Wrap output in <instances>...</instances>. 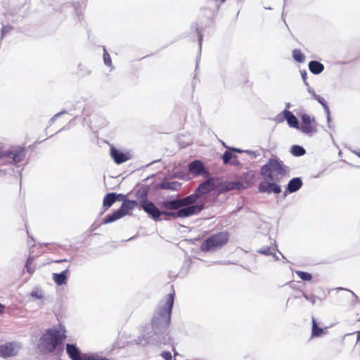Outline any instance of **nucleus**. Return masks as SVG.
<instances>
[{"label": "nucleus", "instance_id": "32", "mask_svg": "<svg viewBox=\"0 0 360 360\" xmlns=\"http://www.w3.org/2000/svg\"><path fill=\"white\" fill-rule=\"evenodd\" d=\"M103 60H104L105 63L107 65H111L112 61H111L110 54L108 53H107L105 51H104V54H103Z\"/></svg>", "mask_w": 360, "mask_h": 360}, {"label": "nucleus", "instance_id": "12", "mask_svg": "<svg viewBox=\"0 0 360 360\" xmlns=\"http://www.w3.org/2000/svg\"><path fill=\"white\" fill-rule=\"evenodd\" d=\"M204 206L202 204L201 205H195L191 206H186V207L179 210V217L185 218L194 214H198L202 209Z\"/></svg>", "mask_w": 360, "mask_h": 360}, {"label": "nucleus", "instance_id": "5", "mask_svg": "<svg viewBox=\"0 0 360 360\" xmlns=\"http://www.w3.org/2000/svg\"><path fill=\"white\" fill-rule=\"evenodd\" d=\"M66 352L72 360H110L107 358L98 357L94 355L82 354L78 347L73 344L66 345Z\"/></svg>", "mask_w": 360, "mask_h": 360}, {"label": "nucleus", "instance_id": "8", "mask_svg": "<svg viewBox=\"0 0 360 360\" xmlns=\"http://www.w3.org/2000/svg\"><path fill=\"white\" fill-rule=\"evenodd\" d=\"M217 179L209 177L206 181L200 184L195 190L199 196L207 194L216 188L215 181Z\"/></svg>", "mask_w": 360, "mask_h": 360}, {"label": "nucleus", "instance_id": "18", "mask_svg": "<svg viewBox=\"0 0 360 360\" xmlns=\"http://www.w3.org/2000/svg\"><path fill=\"white\" fill-rule=\"evenodd\" d=\"M283 114L290 127L297 129L299 128V123L297 117L290 110H284L283 111Z\"/></svg>", "mask_w": 360, "mask_h": 360}, {"label": "nucleus", "instance_id": "4", "mask_svg": "<svg viewBox=\"0 0 360 360\" xmlns=\"http://www.w3.org/2000/svg\"><path fill=\"white\" fill-rule=\"evenodd\" d=\"M229 238L230 234L226 231L212 234L200 245V250L209 252L221 248L228 243Z\"/></svg>", "mask_w": 360, "mask_h": 360}, {"label": "nucleus", "instance_id": "13", "mask_svg": "<svg viewBox=\"0 0 360 360\" xmlns=\"http://www.w3.org/2000/svg\"><path fill=\"white\" fill-rule=\"evenodd\" d=\"M5 156L9 159H12L13 162L18 163L22 162L25 157V151L22 148H15L5 153Z\"/></svg>", "mask_w": 360, "mask_h": 360}, {"label": "nucleus", "instance_id": "39", "mask_svg": "<svg viewBox=\"0 0 360 360\" xmlns=\"http://www.w3.org/2000/svg\"><path fill=\"white\" fill-rule=\"evenodd\" d=\"M68 262L67 259H59V260H55L54 262L60 263V262Z\"/></svg>", "mask_w": 360, "mask_h": 360}, {"label": "nucleus", "instance_id": "19", "mask_svg": "<svg viewBox=\"0 0 360 360\" xmlns=\"http://www.w3.org/2000/svg\"><path fill=\"white\" fill-rule=\"evenodd\" d=\"M162 206L166 210H175L182 207L181 200H165L162 202Z\"/></svg>", "mask_w": 360, "mask_h": 360}, {"label": "nucleus", "instance_id": "30", "mask_svg": "<svg viewBox=\"0 0 360 360\" xmlns=\"http://www.w3.org/2000/svg\"><path fill=\"white\" fill-rule=\"evenodd\" d=\"M295 273L303 281H310L312 279V275L308 272L297 270Z\"/></svg>", "mask_w": 360, "mask_h": 360}, {"label": "nucleus", "instance_id": "26", "mask_svg": "<svg viewBox=\"0 0 360 360\" xmlns=\"http://www.w3.org/2000/svg\"><path fill=\"white\" fill-rule=\"evenodd\" d=\"M181 184L177 181L162 182L160 185L161 189L178 191Z\"/></svg>", "mask_w": 360, "mask_h": 360}, {"label": "nucleus", "instance_id": "28", "mask_svg": "<svg viewBox=\"0 0 360 360\" xmlns=\"http://www.w3.org/2000/svg\"><path fill=\"white\" fill-rule=\"evenodd\" d=\"M292 57L298 63H303L305 58L304 55L300 49L292 51Z\"/></svg>", "mask_w": 360, "mask_h": 360}, {"label": "nucleus", "instance_id": "36", "mask_svg": "<svg viewBox=\"0 0 360 360\" xmlns=\"http://www.w3.org/2000/svg\"><path fill=\"white\" fill-rule=\"evenodd\" d=\"M316 297L314 295H310V299H309V301H310L312 304H314L316 302Z\"/></svg>", "mask_w": 360, "mask_h": 360}, {"label": "nucleus", "instance_id": "40", "mask_svg": "<svg viewBox=\"0 0 360 360\" xmlns=\"http://www.w3.org/2000/svg\"><path fill=\"white\" fill-rule=\"evenodd\" d=\"M303 297L307 300H309L310 299V295H307L306 293L303 294Z\"/></svg>", "mask_w": 360, "mask_h": 360}, {"label": "nucleus", "instance_id": "44", "mask_svg": "<svg viewBox=\"0 0 360 360\" xmlns=\"http://www.w3.org/2000/svg\"><path fill=\"white\" fill-rule=\"evenodd\" d=\"M261 252L264 253V254H268V251H261Z\"/></svg>", "mask_w": 360, "mask_h": 360}, {"label": "nucleus", "instance_id": "41", "mask_svg": "<svg viewBox=\"0 0 360 360\" xmlns=\"http://www.w3.org/2000/svg\"><path fill=\"white\" fill-rule=\"evenodd\" d=\"M356 156H358L360 158V152H356Z\"/></svg>", "mask_w": 360, "mask_h": 360}, {"label": "nucleus", "instance_id": "33", "mask_svg": "<svg viewBox=\"0 0 360 360\" xmlns=\"http://www.w3.org/2000/svg\"><path fill=\"white\" fill-rule=\"evenodd\" d=\"M12 30V27L9 25H4L1 28V35L4 37L6 33Z\"/></svg>", "mask_w": 360, "mask_h": 360}, {"label": "nucleus", "instance_id": "37", "mask_svg": "<svg viewBox=\"0 0 360 360\" xmlns=\"http://www.w3.org/2000/svg\"><path fill=\"white\" fill-rule=\"evenodd\" d=\"M5 310V306L0 303V314H3Z\"/></svg>", "mask_w": 360, "mask_h": 360}, {"label": "nucleus", "instance_id": "1", "mask_svg": "<svg viewBox=\"0 0 360 360\" xmlns=\"http://www.w3.org/2000/svg\"><path fill=\"white\" fill-rule=\"evenodd\" d=\"M67 338L65 327L51 328L45 331L39 339V347L44 354L56 352L60 354L64 350V341Z\"/></svg>", "mask_w": 360, "mask_h": 360}, {"label": "nucleus", "instance_id": "7", "mask_svg": "<svg viewBox=\"0 0 360 360\" xmlns=\"http://www.w3.org/2000/svg\"><path fill=\"white\" fill-rule=\"evenodd\" d=\"M188 171L194 176H210V172L205 169L202 162L198 160H193L188 165Z\"/></svg>", "mask_w": 360, "mask_h": 360}, {"label": "nucleus", "instance_id": "38", "mask_svg": "<svg viewBox=\"0 0 360 360\" xmlns=\"http://www.w3.org/2000/svg\"><path fill=\"white\" fill-rule=\"evenodd\" d=\"M231 165H240V162L238 161H236V160H233L231 162Z\"/></svg>", "mask_w": 360, "mask_h": 360}, {"label": "nucleus", "instance_id": "27", "mask_svg": "<svg viewBox=\"0 0 360 360\" xmlns=\"http://www.w3.org/2000/svg\"><path fill=\"white\" fill-rule=\"evenodd\" d=\"M324 329L319 327L317 325V323L314 318H312V330H311V337H320L321 335L324 333Z\"/></svg>", "mask_w": 360, "mask_h": 360}, {"label": "nucleus", "instance_id": "17", "mask_svg": "<svg viewBox=\"0 0 360 360\" xmlns=\"http://www.w3.org/2000/svg\"><path fill=\"white\" fill-rule=\"evenodd\" d=\"M121 197L122 198H124V196L120 194L118 195L115 193H108L103 198V205L105 210L108 209L116 201V200Z\"/></svg>", "mask_w": 360, "mask_h": 360}, {"label": "nucleus", "instance_id": "22", "mask_svg": "<svg viewBox=\"0 0 360 360\" xmlns=\"http://www.w3.org/2000/svg\"><path fill=\"white\" fill-rule=\"evenodd\" d=\"M200 198V196L198 195V193L194 191V193L191 195H189L185 198H181V202L182 207L186 206H191L193 205V204L196 202L198 199Z\"/></svg>", "mask_w": 360, "mask_h": 360}, {"label": "nucleus", "instance_id": "6", "mask_svg": "<svg viewBox=\"0 0 360 360\" xmlns=\"http://www.w3.org/2000/svg\"><path fill=\"white\" fill-rule=\"evenodd\" d=\"M302 132L305 134H311L316 131V122L314 117L310 115L304 114L301 117V124L299 128Z\"/></svg>", "mask_w": 360, "mask_h": 360}, {"label": "nucleus", "instance_id": "14", "mask_svg": "<svg viewBox=\"0 0 360 360\" xmlns=\"http://www.w3.org/2000/svg\"><path fill=\"white\" fill-rule=\"evenodd\" d=\"M220 191L222 193L228 192L232 190H242L246 188L248 186H245L243 183L238 181H226L220 185Z\"/></svg>", "mask_w": 360, "mask_h": 360}, {"label": "nucleus", "instance_id": "9", "mask_svg": "<svg viewBox=\"0 0 360 360\" xmlns=\"http://www.w3.org/2000/svg\"><path fill=\"white\" fill-rule=\"evenodd\" d=\"M141 206L146 213L155 219H158L162 215V212L155 204L146 199L141 201Z\"/></svg>", "mask_w": 360, "mask_h": 360}, {"label": "nucleus", "instance_id": "29", "mask_svg": "<svg viewBox=\"0 0 360 360\" xmlns=\"http://www.w3.org/2000/svg\"><path fill=\"white\" fill-rule=\"evenodd\" d=\"M291 153L295 156H302L305 154L304 148L300 146H293L291 148Z\"/></svg>", "mask_w": 360, "mask_h": 360}, {"label": "nucleus", "instance_id": "3", "mask_svg": "<svg viewBox=\"0 0 360 360\" xmlns=\"http://www.w3.org/2000/svg\"><path fill=\"white\" fill-rule=\"evenodd\" d=\"M264 181H280L286 174V170L278 159L270 158L260 169Z\"/></svg>", "mask_w": 360, "mask_h": 360}, {"label": "nucleus", "instance_id": "20", "mask_svg": "<svg viewBox=\"0 0 360 360\" xmlns=\"http://www.w3.org/2000/svg\"><path fill=\"white\" fill-rule=\"evenodd\" d=\"M302 186V181L300 178H293L291 179L287 187V191L289 193H294L298 191Z\"/></svg>", "mask_w": 360, "mask_h": 360}, {"label": "nucleus", "instance_id": "43", "mask_svg": "<svg viewBox=\"0 0 360 360\" xmlns=\"http://www.w3.org/2000/svg\"><path fill=\"white\" fill-rule=\"evenodd\" d=\"M27 271L30 274L32 273V271H31V269H29L27 266Z\"/></svg>", "mask_w": 360, "mask_h": 360}, {"label": "nucleus", "instance_id": "35", "mask_svg": "<svg viewBox=\"0 0 360 360\" xmlns=\"http://www.w3.org/2000/svg\"><path fill=\"white\" fill-rule=\"evenodd\" d=\"M316 99L318 101L319 103H321L322 105L326 106V101L323 97H321L320 96H316Z\"/></svg>", "mask_w": 360, "mask_h": 360}, {"label": "nucleus", "instance_id": "23", "mask_svg": "<svg viewBox=\"0 0 360 360\" xmlns=\"http://www.w3.org/2000/svg\"><path fill=\"white\" fill-rule=\"evenodd\" d=\"M68 269H69V266L60 274H53V279L57 285H61L63 284L66 283L67 274H68Z\"/></svg>", "mask_w": 360, "mask_h": 360}, {"label": "nucleus", "instance_id": "45", "mask_svg": "<svg viewBox=\"0 0 360 360\" xmlns=\"http://www.w3.org/2000/svg\"><path fill=\"white\" fill-rule=\"evenodd\" d=\"M224 1H225V0H221V2L222 3V2H224Z\"/></svg>", "mask_w": 360, "mask_h": 360}, {"label": "nucleus", "instance_id": "15", "mask_svg": "<svg viewBox=\"0 0 360 360\" xmlns=\"http://www.w3.org/2000/svg\"><path fill=\"white\" fill-rule=\"evenodd\" d=\"M224 146L229 148L228 150H226L224 153V155H222V160H223V162L224 165H227L230 162L231 160L232 159H234V158H236L237 156L236 155H234L232 151L233 152H236V153H243V150H240V149H238V148H229L228 146H226L224 143H223Z\"/></svg>", "mask_w": 360, "mask_h": 360}, {"label": "nucleus", "instance_id": "2", "mask_svg": "<svg viewBox=\"0 0 360 360\" xmlns=\"http://www.w3.org/2000/svg\"><path fill=\"white\" fill-rule=\"evenodd\" d=\"M174 292L167 295L164 306L158 309L153 318L152 326L156 330H161L169 327L174 304Z\"/></svg>", "mask_w": 360, "mask_h": 360}, {"label": "nucleus", "instance_id": "31", "mask_svg": "<svg viewBox=\"0 0 360 360\" xmlns=\"http://www.w3.org/2000/svg\"><path fill=\"white\" fill-rule=\"evenodd\" d=\"M179 214V210H178L177 212L163 211L162 212V214L165 215V216L169 217H171L172 219L180 218Z\"/></svg>", "mask_w": 360, "mask_h": 360}, {"label": "nucleus", "instance_id": "10", "mask_svg": "<svg viewBox=\"0 0 360 360\" xmlns=\"http://www.w3.org/2000/svg\"><path fill=\"white\" fill-rule=\"evenodd\" d=\"M278 182V181H262L259 184V191L262 193H274L276 194H278L281 193V188L280 186L276 184Z\"/></svg>", "mask_w": 360, "mask_h": 360}, {"label": "nucleus", "instance_id": "11", "mask_svg": "<svg viewBox=\"0 0 360 360\" xmlns=\"http://www.w3.org/2000/svg\"><path fill=\"white\" fill-rule=\"evenodd\" d=\"M110 156L117 165H120L131 158L129 153H123L116 149L114 146L110 147Z\"/></svg>", "mask_w": 360, "mask_h": 360}, {"label": "nucleus", "instance_id": "21", "mask_svg": "<svg viewBox=\"0 0 360 360\" xmlns=\"http://www.w3.org/2000/svg\"><path fill=\"white\" fill-rule=\"evenodd\" d=\"M139 205L138 202L135 200H123V202L120 207L122 210L125 213V214H129V212L134 209L136 207Z\"/></svg>", "mask_w": 360, "mask_h": 360}, {"label": "nucleus", "instance_id": "34", "mask_svg": "<svg viewBox=\"0 0 360 360\" xmlns=\"http://www.w3.org/2000/svg\"><path fill=\"white\" fill-rule=\"evenodd\" d=\"M161 356L165 359V360H172V354L169 352H163L161 354Z\"/></svg>", "mask_w": 360, "mask_h": 360}, {"label": "nucleus", "instance_id": "42", "mask_svg": "<svg viewBox=\"0 0 360 360\" xmlns=\"http://www.w3.org/2000/svg\"><path fill=\"white\" fill-rule=\"evenodd\" d=\"M27 271L30 274L32 273V271H31V269H29L27 266Z\"/></svg>", "mask_w": 360, "mask_h": 360}, {"label": "nucleus", "instance_id": "16", "mask_svg": "<svg viewBox=\"0 0 360 360\" xmlns=\"http://www.w3.org/2000/svg\"><path fill=\"white\" fill-rule=\"evenodd\" d=\"M0 355L3 357H10L15 355L14 345L12 343H6L0 347Z\"/></svg>", "mask_w": 360, "mask_h": 360}, {"label": "nucleus", "instance_id": "25", "mask_svg": "<svg viewBox=\"0 0 360 360\" xmlns=\"http://www.w3.org/2000/svg\"><path fill=\"white\" fill-rule=\"evenodd\" d=\"M125 215H126L125 213L122 210L121 208H120V209L117 210L116 211H115L111 214L108 215L105 217L104 222L105 223H111L115 220H117V219L123 217Z\"/></svg>", "mask_w": 360, "mask_h": 360}, {"label": "nucleus", "instance_id": "24", "mask_svg": "<svg viewBox=\"0 0 360 360\" xmlns=\"http://www.w3.org/2000/svg\"><path fill=\"white\" fill-rule=\"evenodd\" d=\"M309 69L313 74L318 75L323 72L324 66L316 60H312L309 63Z\"/></svg>", "mask_w": 360, "mask_h": 360}]
</instances>
